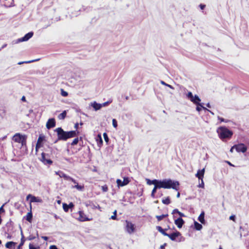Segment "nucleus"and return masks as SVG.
I'll return each mask as SVG.
<instances>
[{"instance_id":"f257e3e1","label":"nucleus","mask_w":249,"mask_h":249,"mask_svg":"<svg viewBox=\"0 0 249 249\" xmlns=\"http://www.w3.org/2000/svg\"><path fill=\"white\" fill-rule=\"evenodd\" d=\"M54 131L57 133V139L54 143L57 142L58 141H66L69 139L77 136L79 133L76 130L65 131L61 127L56 128Z\"/></svg>"},{"instance_id":"f03ea898","label":"nucleus","mask_w":249,"mask_h":249,"mask_svg":"<svg viewBox=\"0 0 249 249\" xmlns=\"http://www.w3.org/2000/svg\"><path fill=\"white\" fill-rule=\"evenodd\" d=\"M217 133H218L219 138L224 141L226 139H230L233 135V132L227 128L226 126H220L217 129Z\"/></svg>"},{"instance_id":"7ed1b4c3","label":"nucleus","mask_w":249,"mask_h":249,"mask_svg":"<svg viewBox=\"0 0 249 249\" xmlns=\"http://www.w3.org/2000/svg\"><path fill=\"white\" fill-rule=\"evenodd\" d=\"M163 180L164 189H173L176 191L179 190V183L178 181L173 180L171 179H164Z\"/></svg>"},{"instance_id":"20e7f679","label":"nucleus","mask_w":249,"mask_h":249,"mask_svg":"<svg viewBox=\"0 0 249 249\" xmlns=\"http://www.w3.org/2000/svg\"><path fill=\"white\" fill-rule=\"evenodd\" d=\"M27 137L20 133H16L13 136V140L17 142L21 143L22 145L26 144Z\"/></svg>"},{"instance_id":"39448f33","label":"nucleus","mask_w":249,"mask_h":249,"mask_svg":"<svg viewBox=\"0 0 249 249\" xmlns=\"http://www.w3.org/2000/svg\"><path fill=\"white\" fill-rule=\"evenodd\" d=\"M40 160L45 165H51L53 163V161L50 159V155L48 154H46L44 152L41 153V158Z\"/></svg>"},{"instance_id":"423d86ee","label":"nucleus","mask_w":249,"mask_h":249,"mask_svg":"<svg viewBox=\"0 0 249 249\" xmlns=\"http://www.w3.org/2000/svg\"><path fill=\"white\" fill-rule=\"evenodd\" d=\"M233 147L237 152L245 153L247 151V147L243 143L234 144Z\"/></svg>"},{"instance_id":"0eeeda50","label":"nucleus","mask_w":249,"mask_h":249,"mask_svg":"<svg viewBox=\"0 0 249 249\" xmlns=\"http://www.w3.org/2000/svg\"><path fill=\"white\" fill-rule=\"evenodd\" d=\"M126 230L127 232L130 234L133 233L135 231V225L132 222L126 220Z\"/></svg>"},{"instance_id":"6e6552de","label":"nucleus","mask_w":249,"mask_h":249,"mask_svg":"<svg viewBox=\"0 0 249 249\" xmlns=\"http://www.w3.org/2000/svg\"><path fill=\"white\" fill-rule=\"evenodd\" d=\"M130 182L129 178L128 177L124 178V179L122 181L120 179H117L116 182L118 187H123L128 184Z\"/></svg>"},{"instance_id":"1a4fd4ad","label":"nucleus","mask_w":249,"mask_h":249,"mask_svg":"<svg viewBox=\"0 0 249 249\" xmlns=\"http://www.w3.org/2000/svg\"><path fill=\"white\" fill-rule=\"evenodd\" d=\"M168 237L172 241H176L177 238L180 236V238H183V237L181 236V234L180 232L178 231H176L175 232H173L171 234L168 233Z\"/></svg>"},{"instance_id":"9d476101","label":"nucleus","mask_w":249,"mask_h":249,"mask_svg":"<svg viewBox=\"0 0 249 249\" xmlns=\"http://www.w3.org/2000/svg\"><path fill=\"white\" fill-rule=\"evenodd\" d=\"M29 198L30 199V209H32V206L31 203L32 202H41L42 200L41 199L38 198V197L35 196L31 194H29L26 196V199L28 200Z\"/></svg>"},{"instance_id":"9b49d317","label":"nucleus","mask_w":249,"mask_h":249,"mask_svg":"<svg viewBox=\"0 0 249 249\" xmlns=\"http://www.w3.org/2000/svg\"><path fill=\"white\" fill-rule=\"evenodd\" d=\"M34 35V33L33 32H30L26 34L24 36L18 38V42H20L23 41H26L28 40L30 38H31Z\"/></svg>"},{"instance_id":"f8f14e48","label":"nucleus","mask_w":249,"mask_h":249,"mask_svg":"<svg viewBox=\"0 0 249 249\" xmlns=\"http://www.w3.org/2000/svg\"><path fill=\"white\" fill-rule=\"evenodd\" d=\"M45 140V136L43 135V134H40L36 144L37 148H39L43 146V143Z\"/></svg>"},{"instance_id":"ddd939ff","label":"nucleus","mask_w":249,"mask_h":249,"mask_svg":"<svg viewBox=\"0 0 249 249\" xmlns=\"http://www.w3.org/2000/svg\"><path fill=\"white\" fill-rule=\"evenodd\" d=\"M55 120L54 118H50L48 120L46 126L47 128L49 129L54 127L55 126Z\"/></svg>"},{"instance_id":"4468645a","label":"nucleus","mask_w":249,"mask_h":249,"mask_svg":"<svg viewBox=\"0 0 249 249\" xmlns=\"http://www.w3.org/2000/svg\"><path fill=\"white\" fill-rule=\"evenodd\" d=\"M184 223H185L184 221L181 217H178L175 220V224L179 229H180L182 227Z\"/></svg>"},{"instance_id":"2eb2a0df","label":"nucleus","mask_w":249,"mask_h":249,"mask_svg":"<svg viewBox=\"0 0 249 249\" xmlns=\"http://www.w3.org/2000/svg\"><path fill=\"white\" fill-rule=\"evenodd\" d=\"M79 217L78 218V220L79 221L84 222L89 220V219L86 216L83 211H79Z\"/></svg>"},{"instance_id":"dca6fc26","label":"nucleus","mask_w":249,"mask_h":249,"mask_svg":"<svg viewBox=\"0 0 249 249\" xmlns=\"http://www.w3.org/2000/svg\"><path fill=\"white\" fill-rule=\"evenodd\" d=\"M90 106L93 108L95 111H98L101 108V104L98 103L96 101L91 102Z\"/></svg>"},{"instance_id":"f3484780","label":"nucleus","mask_w":249,"mask_h":249,"mask_svg":"<svg viewBox=\"0 0 249 249\" xmlns=\"http://www.w3.org/2000/svg\"><path fill=\"white\" fill-rule=\"evenodd\" d=\"M205 173V168L201 170H198L197 173L196 174V177L199 179H203Z\"/></svg>"},{"instance_id":"a211bd4d","label":"nucleus","mask_w":249,"mask_h":249,"mask_svg":"<svg viewBox=\"0 0 249 249\" xmlns=\"http://www.w3.org/2000/svg\"><path fill=\"white\" fill-rule=\"evenodd\" d=\"M190 101L192 102H193L194 104L196 105L200 103L201 99L197 95H195L193 97V98L190 100Z\"/></svg>"},{"instance_id":"6ab92c4d","label":"nucleus","mask_w":249,"mask_h":249,"mask_svg":"<svg viewBox=\"0 0 249 249\" xmlns=\"http://www.w3.org/2000/svg\"><path fill=\"white\" fill-rule=\"evenodd\" d=\"M85 205L87 207H90V208L92 209H96V204H94L92 201H87L85 203Z\"/></svg>"},{"instance_id":"aec40b11","label":"nucleus","mask_w":249,"mask_h":249,"mask_svg":"<svg viewBox=\"0 0 249 249\" xmlns=\"http://www.w3.org/2000/svg\"><path fill=\"white\" fill-rule=\"evenodd\" d=\"M156 229L163 235L166 236H168V233L165 232V231L167 230V229H163L161 227L158 226L156 227Z\"/></svg>"},{"instance_id":"412c9836","label":"nucleus","mask_w":249,"mask_h":249,"mask_svg":"<svg viewBox=\"0 0 249 249\" xmlns=\"http://www.w3.org/2000/svg\"><path fill=\"white\" fill-rule=\"evenodd\" d=\"M96 141L99 146H101L103 144V141L101 134H98L96 138Z\"/></svg>"},{"instance_id":"4be33fe9","label":"nucleus","mask_w":249,"mask_h":249,"mask_svg":"<svg viewBox=\"0 0 249 249\" xmlns=\"http://www.w3.org/2000/svg\"><path fill=\"white\" fill-rule=\"evenodd\" d=\"M205 213L204 211H202L201 213L200 214L199 216L198 217V220L201 223V224H204L205 220Z\"/></svg>"},{"instance_id":"5701e85b","label":"nucleus","mask_w":249,"mask_h":249,"mask_svg":"<svg viewBox=\"0 0 249 249\" xmlns=\"http://www.w3.org/2000/svg\"><path fill=\"white\" fill-rule=\"evenodd\" d=\"M6 2L3 4V5L7 8L13 7L14 6V0H5Z\"/></svg>"},{"instance_id":"b1692460","label":"nucleus","mask_w":249,"mask_h":249,"mask_svg":"<svg viewBox=\"0 0 249 249\" xmlns=\"http://www.w3.org/2000/svg\"><path fill=\"white\" fill-rule=\"evenodd\" d=\"M156 189L164 188L163 180H159L157 184H155L154 186Z\"/></svg>"},{"instance_id":"393cba45","label":"nucleus","mask_w":249,"mask_h":249,"mask_svg":"<svg viewBox=\"0 0 249 249\" xmlns=\"http://www.w3.org/2000/svg\"><path fill=\"white\" fill-rule=\"evenodd\" d=\"M33 219V213H32L31 210L29 212H28L26 216V220L29 222H31Z\"/></svg>"},{"instance_id":"a878e982","label":"nucleus","mask_w":249,"mask_h":249,"mask_svg":"<svg viewBox=\"0 0 249 249\" xmlns=\"http://www.w3.org/2000/svg\"><path fill=\"white\" fill-rule=\"evenodd\" d=\"M194 228L197 231H200L202 229V226L197 221H194Z\"/></svg>"},{"instance_id":"bb28decb","label":"nucleus","mask_w":249,"mask_h":249,"mask_svg":"<svg viewBox=\"0 0 249 249\" xmlns=\"http://www.w3.org/2000/svg\"><path fill=\"white\" fill-rule=\"evenodd\" d=\"M16 243L13 241H9L6 243L5 247L7 249H12L15 245Z\"/></svg>"},{"instance_id":"cd10ccee","label":"nucleus","mask_w":249,"mask_h":249,"mask_svg":"<svg viewBox=\"0 0 249 249\" xmlns=\"http://www.w3.org/2000/svg\"><path fill=\"white\" fill-rule=\"evenodd\" d=\"M217 119L218 120H219L220 121V122L231 123L232 124H234V123L231 120L225 119H224L222 117H221L220 116H218Z\"/></svg>"},{"instance_id":"c85d7f7f","label":"nucleus","mask_w":249,"mask_h":249,"mask_svg":"<svg viewBox=\"0 0 249 249\" xmlns=\"http://www.w3.org/2000/svg\"><path fill=\"white\" fill-rule=\"evenodd\" d=\"M66 115L67 112L66 110H64L58 115V118L60 120H63L66 118Z\"/></svg>"},{"instance_id":"c756f323","label":"nucleus","mask_w":249,"mask_h":249,"mask_svg":"<svg viewBox=\"0 0 249 249\" xmlns=\"http://www.w3.org/2000/svg\"><path fill=\"white\" fill-rule=\"evenodd\" d=\"M25 242L24 236L22 235V237L21 238L20 243L19 245L17 247V249H21L22 248V246L24 245Z\"/></svg>"},{"instance_id":"7c9ffc66","label":"nucleus","mask_w":249,"mask_h":249,"mask_svg":"<svg viewBox=\"0 0 249 249\" xmlns=\"http://www.w3.org/2000/svg\"><path fill=\"white\" fill-rule=\"evenodd\" d=\"M168 214H162L160 215H156V217L157 218L158 221H160L163 218H165L168 216Z\"/></svg>"},{"instance_id":"2f4dec72","label":"nucleus","mask_w":249,"mask_h":249,"mask_svg":"<svg viewBox=\"0 0 249 249\" xmlns=\"http://www.w3.org/2000/svg\"><path fill=\"white\" fill-rule=\"evenodd\" d=\"M162 202L165 205L169 204L171 203L170 197L168 196L165 199H162Z\"/></svg>"},{"instance_id":"473e14b6","label":"nucleus","mask_w":249,"mask_h":249,"mask_svg":"<svg viewBox=\"0 0 249 249\" xmlns=\"http://www.w3.org/2000/svg\"><path fill=\"white\" fill-rule=\"evenodd\" d=\"M82 139V137H80V138L79 139L78 137L77 138H75L73 141L71 143V145H76L78 142H79V140H81Z\"/></svg>"},{"instance_id":"72a5a7b5","label":"nucleus","mask_w":249,"mask_h":249,"mask_svg":"<svg viewBox=\"0 0 249 249\" xmlns=\"http://www.w3.org/2000/svg\"><path fill=\"white\" fill-rule=\"evenodd\" d=\"M91 10V8L89 6H88V7L83 6V7L81 9H80V11H86L87 12H88Z\"/></svg>"},{"instance_id":"f704fd0d","label":"nucleus","mask_w":249,"mask_h":249,"mask_svg":"<svg viewBox=\"0 0 249 249\" xmlns=\"http://www.w3.org/2000/svg\"><path fill=\"white\" fill-rule=\"evenodd\" d=\"M72 187L77 189L79 191H82L84 188V186L78 185V184H76L75 186H73Z\"/></svg>"},{"instance_id":"c9c22d12","label":"nucleus","mask_w":249,"mask_h":249,"mask_svg":"<svg viewBox=\"0 0 249 249\" xmlns=\"http://www.w3.org/2000/svg\"><path fill=\"white\" fill-rule=\"evenodd\" d=\"M38 59H36V60H30V61H21V62H19L18 63V65H21L22 64H24V63H26V64H27V63H32V62H35V61H37Z\"/></svg>"},{"instance_id":"e433bc0d","label":"nucleus","mask_w":249,"mask_h":249,"mask_svg":"<svg viewBox=\"0 0 249 249\" xmlns=\"http://www.w3.org/2000/svg\"><path fill=\"white\" fill-rule=\"evenodd\" d=\"M63 208L65 212H68L70 209L67 204L64 203H63Z\"/></svg>"},{"instance_id":"4c0bfd02","label":"nucleus","mask_w":249,"mask_h":249,"mask_svg":"<svg viewBox=\"0 0 249 249\" xmlns=\"http://www.w3.org/2000/svg\"><path fill=\"white\" fill-rule=\"evenodd\" d=\"M196 110L197 111L200 112L202 110V104L200 103L198 104H196Z\"/></svg>"},{"instance_id":"58836bf2","label":"nucleus","mask_w":249,"mask_h":249,"mask_svg":"<svg viewBox=\"0 0 249 249\" xmlns=\"http://www.w3.org/2000/svg\"><path fill=\"white\" fill-rule=\"evenodd\" d=\"M103 137L105 142L107 143L109 142V139L107 133L105 132L103 133Z\"/></svg>"},{"instance_id":"ea45409f","label":"nucleus","mask_w":249,"mask_h":249,"mask_svg":"<svg viewBox=\"0 0 249 249\" xmlns=\"http://www.w3.org/2000/svg\"><path fill=\"white\" fill-rule=\"evenodd\" d=\"M62 176H63V178L66 180H68V181H71V177L66 175V174H65V175H62Z\"/></svg>"},{"instance_id":"a19ab883","label":"nucleus","mask_w":249,"mask_h":249,"mask_svg":"<svg viewBox=\"0 0 249 249\" xmlns=\"http://www.w3.org/2000/svg\"><path fill=\"white\" fill-rule=\"evenodd\" d=\"M61 94L63 97H67L68 95V93L65 91L63 89H61Z\"/></svg>"},{"instance_id":"79ce46f5","label":"nucleus","mask_w":249,"mask_h":249,"mask_svg":"<svg viewBox=\"0 0 249 249\" xmlns=\"http://www.w3.org/2000/svg\"><path fill=\"white\" fill-rule=\"evenodd\" d=\"M112 102V100L107 101V102H106L103 104H101V108L107 106L110 103Z\"/></svg>"},{"instance_id":"37998d69","label":"nucleus","mask_w":249,"mask_h":249,"mask_svg":"<svg viewBox=\"0 0 249 249\" xmlns=\"http://www.w3.org/2000/svg\"><path fill=\"white\" fill-rule=\"evenodd\" d=\"M187 97L190 100L194 96L193 93L191 91H189L186 95Z\"/></svg>"},{"instance_id":"c03bdc74","label":"nucleus","mask_w":249,"mask_h":249,"mask_svg":"<svg viewBox=\"0 0 249 249\" xmlns=\"http://www.w3.org/2000/svg\"><path fill=\"white\" fill-rule=\"evenodd\" d=\"M55 174L57 175H58L60 178H63L62 175H65V173L63 172L62 171H57L55 172Z\"/></svg>"},{"instance_id":"a18cd8bd","label":"nucleus","mask_w":249,"mask_h":249,"mask_svg":"<svg viewBox=\"0 0 249 249\" xmlns=\"http://www.w3.org/2000/svg\"><path fill=\"white\" fill-rule=\"evenodd\" d=\"M160 83H161L162 85H165V86H167V87H169V88H171V89H174V88L173 87V86H172L171 85H169V84H168L166 83H165V82H164L163 81H160Z\"/></svg>"},{"instance_id":"49530a36","label":"nucleus","mask_w":249,"mask_h":249,"mask_svg":"<svg viewBox=\"0 0 249 249\" xmlns=\"http://www.w3.org/2000/svg\"><path fill=\"white\" fill-rule=\"evenodd\" d=\"M157 189H156L155 187H154L152 191L151 196V197L154 198L155 197V194L157 192Z\"/></svg>"},{"instance_id":"de8ad7c7","label":"nucleus","mask_w":249,"mask_h":249,"mask_svg":"<svg viewBox=\"0 0 249 249\" xmlns=\"http://www.w3.org/2000/svg\"><path fill=\"white\" fill-rule=\"evenodd\" d=\"M112 125L114 127L116 128L117 127V122L116 119H113L112 120Z\"/></svg>"},{"instance_id":"09e8293b","label":"nucleus","mask_w":249,"mask_h":249,"mask_svg":"<svg viewBox=\"0 0 249 249\" xmlns=\"http://www.w3.org/2000/svg\"><path fill=\"white\" fill-rule=\"evenodd\" d=\"M29 249H37L39 247H36L32 244L30 243L29 246Z\"/></svg>"},{"instance_id":"8fccbe9b","label":"nucleus","mask_w":249,"mask_h":249,"mask_svg":"<svg viewBox=\"0 0 249 249\" xmlns=\"http://www.w3.org/2000/svg\"><path fill=\"white\" fill-rule=\"evenodd\" d=\"M230 220H232L233 221H235L236 216L235 215H231L229 217Z\"/></svg>"},{"instance_id":"3c124183","label":"nucleus","mask_w":249,"mask_h":249,"mask_svg":"<svg viewBox=\"0 0 249 249\" xmlns=\"http://www.w3.org/2000/svg\"><path fill=\"white\" fill-rule=\"evenodd\" d=\"M146 183L148 185H151L152 184V180L149 179V178H146Z\"/></svg>"},{"instance_id":"603ef678","label":"nucleus","mask_w":249,"mask_h":249,"mask_svg":"<svg viewBox=\"0 0 249 249\" xmlns=\"http://www.w3.org/2000/svg\"><path fill=\"white\" fill-rule=\"evenodd\" d=\"M201 183L198 185V187L199 188H203L204 187V183L203 182V179H201Z\"/></svg>"},{"instance_id":"864d4df0","label":"nucleus","mask_w":249,"mask_h":249,"mask_svg":"<svg viewBox=\"0 0 249 249\" xmlns=\"http://www.w3.org/2000/svg\"><path fill=\"white\" fill-rule=\"evenodd\" d=\"M36 238V236H33V235H30L29 237H27V239L28 240H34Z\"/></svg>"},{"instance_id":"5fc2aeb1","label":"nucleus","mask_w":249,"mask_h":249,"mask_svg":"<svg viewBox=\"0 0 249 249\" xmlns=\"http://www.w3.org/2000/svg\"><path fill=\"white\" fill-rule=\"evenodd\" d=\"M178 213H179V211H178V210L177 209H175L174 210H173V211L172 213V214H174L175 213L178 214Z\"/></svg>"},{"instance_id":"6e6d98bb","label":"nucleus","mask_w":249,"mask_h":249,"mask_svg":"<svg viewBox=\"0 0 249 249\" xmlns=\"http://www.w3.org/2000/svg\"><path fill=\"white\" fill-rule=\"evenodd\" d=\"M159 179H153L152 180V184L154 185L155 184H157V183L158 182Z\"/></svg>"},{"instance_id":"4d7b16f0","label":"nucleus","mask_w":249,"mask_h":249,"mask_svg":"<svg viewBox=\"0 0 249 249\" xmlns=\"http://www.w3.org/2000/svg\"><path fill=\"white\" fill-rule=\"evenodd\" d=\"M108 190V188L106 185L102 186V190L104 192H107Z\"/></svg>"},{"instance_id":"13d9d810","label":"nucleus","mask_w":249,"mask_h":249,"mask_svg":"<svg viewBox=\"0 0 249 249\" xmlns=\"http://www.w3.org/2000/svg\"><path fill=\"white\" fill-rule=\"evenodd\" d=\"M68 205L69 208L71 209L74 207V204H73L72 202L70 203L69 204H68Z\"/></svg>"},{"instance_id":"bf43d9fd","label":"nucleus","mask_w":249,"mask_h":249,"mask_svg":"<svg viewBox=\"0 0 249 249\" xmlns=\"http://www.w3.org/2000/svg\"><path fill=\"white\" fill-rule=\"evenodd\" d=\"M199 6L201 10H203L205 8L206 5L203 4H200Z\"/></svg>"},{"instance_id":"052dcab7","label":"nucleus","mask_w":249,"mask_h":249,"mask_svg":"<svg viewBox=\"0 0 249 249\" xmlns=\"http://www.w3.org/2000/svg\"><path fill=\"white\" fill-rule=\"evenodd\" d=\"M178 215H179V217H181L182 218V217H185V215H184V213H182L179 212V213H178Z\"/></svg>"},{"instance_id":"680f3d73","label":"nucleus","mask_w":249,"mask_h":249,"mask_svg":"<svg viewBox=\"0 0 249 249\" xmlns=\"http://www.w3.org/2000/svg\"><path fill=\"white\" fill-rule=\"evenodd\" d=\"M166 245H167L166 243H164L163 245H161L160 247V249H164L165 247V246H166Z\"/></svg>"},{"instance_id":"e2e57ef3","label":"nucleus","mask_w":249,"mask_h":249,"mask_svg":"<svg viewBox=\"0 0 249 249\" xmlns=\"http://www.w3.org/2000/svg\"><path fill=\"white\" fill-rule=\"evenodd\" d=\"M110 219L113 220H116L117 219V215H113L111 216Z\"/></svg>"},{"instance_id":"0e129e2a","label":"nucleus","mask_w":249,"mask_h":249,"mask_svg":"<svg viewBox=\"0 0 249 249\" xmlns=\"http://www.w3.org/2000/svg\"><path fill=\"white\" fill-rule=\"evenodd\" d=\"M78 126H79V124L78 123H76V124H74V128L76 129L75 130L77 131V129L78 128Z\"/></svg>"},{"instance_id":"69168bd1","label":"nucleus","mask_w":249,"mask_h":249,"mask_svg":"<svg viewBox=\"0 0 249 249\" xmlns=\"http://www.w3.org/2000/svg\"><path fill=\"white\" fill-rule=\"evenodd\" d=\"M71 181H72V182H73L74 184H78L77 181L75 179H74V178H71Z\"/></svg>"},{"instance_id":"338daca9","label":"nucleus","mask_w":249,"mask_h":249,"mask_svg":"<svg viewBox=\"0 0 249 249\" xmlns=\"http://www.w3.org/2000/svg\"><path fill=\"white\" fill-rule=\"evenodd\" d=\"M41 238L45 241H47L49 239L48 237L45 236H41Z\"/></svg>"},{"instance_id":"774afa93","label":"nucleus","mask_w":249,"mask_h":249,"mask_svg":"<svg viewBox=\"0 0 249 249\" xmlns=\"http://www.w3.org/2000/svg\"><path fill=\"white\" fill-rule=\"evenodd\" d=\"M3 206H4V205H3L2 206H1L0 207V212H4V209H3Z\"/></svg>"}]
</instances>
